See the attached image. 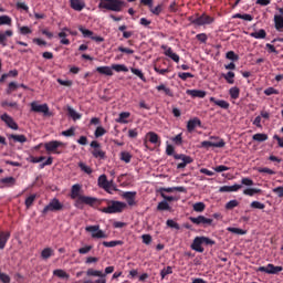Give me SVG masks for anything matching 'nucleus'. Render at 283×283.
I'll return each instance as SVG.
<instances>
[{"mask_svg":"<svg viewBox=\"0 0 283 283\" xmlns=\"http://www.w3.org/2000/svg\"><path fill=\"white\" fill-rule=\"evenodd\" d=\"M81 184H75L71 188V200H76L75 207H81V205H87L88 207H99L101 200L98 198L83 196L81 195Z\"/></svg>","mask_w":283,"mask_h":283,"instance_id":"f257e3e1","label":"nucleus"},{"mask_svg":"<svg viewBox=\"0 0 283 283\" xmlns=\"http://www.w3.org/2000/svg\"><path fill=\"white\" fill-rule=\"evenodd\" d=\"M99 10H108L111 12H123L125 1L123 0H99Z\"/></svg>","mask_w":283,"mask_h":283,"instance_id":"f03ea898","label":"nucleus"},{"mask_svg":"<svg viewBox=\"0 0 283 283\" xmlns=\"http://www.w3.org/2000/svg\"><path fill=\"white\" fill-rule=\"evenodd\" d=\"M202 244L213 247L216 241L209 239L208 237H196L190 247L192 251H197V253H205V248H202Z\"/></svg>","mask_w":283,"mask_h":283,"instance_id":"7ed1b4c3","label":"nucleus"},{"mask_svg":"<svg viewBox=\"0 0 283 283\" xmlns=\"http://www.w3.org/2000/svg\"><path fill=\"white\" fill-rule=\"evenodd\" d=\"M127 209V203L123 201H111L107 207L101 208L102 213H123Z\"/></svg>","mask_w":283,"mask_h":283,"instance_id":"20e7f679","label":"nucleus"},{"mask_svg":"<svg viewBox=\"0 0 283 283\" xmlns=\"http://www.w3.org/2000/svg\"><path fill=\"white\" fill-rule=\"evenodd\" d=\"M97 185L101 189H104L107 193H114L116 191V186H114V180H107V176L101 175L97 179Z\"/></svg>","mask_w":283,"mask_h":283,"instance_id":"39448f33","label":"nucleus"},{"mask_svg":"<svg viewBox=\"0 0 283 283\" xmlns=\"http://www.w3.org/2000/svg\"><path fill=\"white\" fill-rule=\"evenodd\" d=\"M61 147H65V143L59 140H51L44 144L45 151H48L49 154H63Z\"/></svg>","mask_w":283,"mask_h":283,"instance_id":"423d86ee","label":"nucleus"},{"mask_svg":"<svg viewBox=\"0 0 283 283\" xmlns=\"http://www.w3.org/2000/svg\"><path fill=\"white\" fill-rule=\"evenodd\" d=\"M189 21L192 23V25H211L216 21L213 17H210L206 13H202L201 15H198L197 18H190Z\"/></svg>","mask_w":283,"mask_h":283,"instance_id":"0eeeda50","label":"nucleus"},{"mask_svg":"<svg viewBox=\"0 0 283 283\" xmlns=\"http://www.w3.org/2000/svg\"><path fill=\"white\" fill-rule=\"evenodd\" d=\"M86 233H91V238L93 239H104L107 238V234L105 233V231L101 230V226L96 224V226H87L85 228Z\"/></svg>","mask_w":283,"mask_h":283,"instance_id":"6e6552de","label":"nucleus"},{"mask_svg":"<svg viewBox=\"0 0 283 283\" xmlns=\"http://www.w3.org/2000/svg\"><path fill=\"white\" fill-rule=\"evenodd\" d=\"M31 112L35 114H43V116H50V106L48 104H39V102L34 101L30 104Z\"/></svg>","mask_w":283,"mask_h":283,"instance_id":"1a4fd4ad","label":"nucleus"},{"mask_svg":"<svg viewBox=\"0 0 283 283\" xmlns=\"http://www.w3.org/2000/svg\"><path fill=\"white\" fill-rule=\"evenodd\" d=\"M258 271H260V273H268V275H277V273H282L283 268L269 263L266 266H260Z\"/></svg>","mask_w":283,"mask_h":283,"instance_id":"9d476101","label":"nucleus"},{"mask_svg":"<svg viewBox=\"0 0 283 283\" xmlns=\"http://www.w3.org/2000/svg\"><path fill=\"white\" fill-rule=\"evenodd\" d=\"M189 220L192 222V224H202V227H211V224H213V219L207 218L205 216L189 217Z\"/></svg>","mask_w":283,"mask_h":283,"instance_id":"9b49d317","label":"nucleus"},{"mask_svg":"<svg viewBox=\"0 0 283 283\" xmlns=\"http://www.w3.org/2000/svg\"><path fill=\"white\" fill-rule=\"evenodd\" d=\"M210 140H218V143H213V142H201V147L203 148H209V147H217V148H222L224 147V145H227V143H224V139L217 137V136H211Z\"/></svg>","mask_w":283,"mask_h":283,"instance_id":"f8f14e48","label":"nucleus"},{"mask_svg":"<svg viewBox=\"0 0 283 283\" xmlns=\"http://www.w3.org/2000/svg\"><path fill=\"white\" fill-rule=\"evenodd\" d=\"M63 209V203L57 198L52 199L49 205L44 207L42 213H48V211H61Z\"/></svg>","mask_w":283,"mask_h":283,"instance_id":"ddd939ff","label":"nucleus"},{"mask_svg":"<svg viewBox=\"0 0 283 283\" xmlns=\"http://www.w3.org/2000/svg\"><path fill=\"white\" fill-rule=\"evenodd\" d=\"M0 119L2 120V123L7 125V127H9V129H13L14 132L19 129V124H17V122H14V118L8 115V113L2 114L0 116Z\"/></svg>","mask_w":283,"mask_h":283,"instance_id":"4468645a","label":"nucleus"},{"mask_svg":"<svg viewBox=\"0 0 283 283\" xmlns=\"http://www.w3.org/2000/svg\"><path fill=\"white\" fill-rule=\"evenodd\" d=\"M91 147L93 148L92 154L94 158H99L101 160H104L105 158V151L101 149V144L96 140H93L91 143Z\"/></svg>","mask_w":283,"mask_h":283,"instance_id":"2eb2a0df","label":"nucleus"},{"mask_svg":"<svg viewBox=\"0 0 283 283\" xmlns=\"http://www.w3.org/2000/svg\"><path fill=\"white\" fill-rule=\"evenodd\" d=\"M161 50H164L165 56L171 59V61H174L175 63H180V55L174 52V49H171V46L161 45Z\"/></svg>","mask_w":283,"mask_h":283,"instance_id":"dca6fc26","label":"nucleus"},{"mask_svg":"<svg viewBox=\"0 0 283 283\" xmlns=\"http://www.w3.org/2000/svg\"><path fill=\"white\" fill-rule=\"evenodd\" d=\"M14 185H17V179L14 177H6L0 179V189L14 187Z\"/></svg>","mask_w":283,"mask_h":283,"instance_id":"f3484780","label":"nucleus"},{"mask_svg":"<svg viewBox=\"0 0 283 283\" xmlns=\"http://www.w3.org/2000/svg\"><path fill=\"white\" fill-rule=\"evenodd\" d=\"M242 189V185L240 184H234L233 186H222L219 188L220 193H231L235 191H240Z\"/></svg>","mask_w":283,"mask_h":283,"instance_id":"a211bd4d","label":"nucleus"},{"mask_svg":"<svg viewBox=\"0 0 283 283\" xmlns=\"http://www.w3.org/2000/svg\"><path fill=\"white\" fill-rule=\"evenodd\" d=\"M70 7L75 12H82V10H85V0H70Z\"/></svg>","mask_w":283,"mask_h":283,"instance_id":"6ab92c4d","label":"nucleus"},{"mask_svg":"<svg viewBox=\"0 0 283 283\" xmlns=\"http://www.w3.org/2000/svg\"><path fill=\"white\" fill-rule=\"evenodd\" d=\"M201 125H202V122L200 120V118L193 117L188 120L187 130L189 132V134H191L196 129V127H200Z\"/></svg>","mask_w":283,"mask_h":283,"instance_id":"aec40b11","label":"nucleus"},{"mask_svg":"<svg viewBox=\"0 0 283 283\" xmlns=\"http://www.w3.org/2000/svg\"><path fill=\"white\" fill-rule=\"evenodd\" d=\"M67 32H70V28L65 27L61 30V32L57 33V36L60 40V43L62 45H70V39H67Z\"/></svg>","mask_w":283,"mask_h":283,"instance_id":"412c9836","label":"nucleus"},{"mask_svg":"<svg viewBox=\"0 0 283 283\" xmlns=\"http://www.w3.org/2000/svg\"><path fill=\"white\" fill-rule=\"evenodd\" d=\"M186 94L191 96V98H205V96H207V92L202 90H187Z\"/></svg>","mask_w":283,"mask_h":283,"instance_id":"4be33fe9","label":"nucleus"},{"mask_svg":"<svg viewBox=\"0 0 283 283\" xmlns=\"http://www.w3.org/2000/svg\"><path fill=\"white\" fill-rule=\"evenodd\" d=\"M123 198H125L129 207H134L136 205V192H124Z\"/></svg>","mask_w":283,"mask_h":283,"instance_id":"5701e85b","label":"nucleus"},{"mask_svg":"<svg viewBox=\"0 0 283 283\" xmlns=\"http://www.w3.org/2000/svg\"><path fill=\"white\" fill-rule=\"evenodd\" d=\"M274 28L276 32H283V15L275 14L274 15Z\"/></svg>","mask_w":283,"mask_h":283,"instance_id":"b1692460","label":"nucleus"},{"mask_svg":"<svg viewBox=\"0 0 283 283\" xmlns=\"http://www.w3.org/2000/svg\"><path fill=\"white\" fill-rule=\"evenodd\" d=\"M12 34H14L12 30H7L4 31V33L0 32V45H2V48H6V45H8V36H12Z\"/></svg>","mask_w":283,"mask_h":283,"instance_id":"393cba45","label":"nucleus"},{"mask_svg":"<svg viewBox=\"0 0 283 283\" xmlns=\"http://www.w3.org/2000/svg\"><path fill=\"white\" fill-rule=\"evenodd\" d=\"M210 103H214L221 109H229L230 104L224 99H216V97H210Z\"/></svg>","mask_w":283,"mask_h":283,"instance_id":"a878e982","label":"nucleus"},{"mask_svg":"<svg viewBox=\"0 0 283 283\" xmlns=\"http://www.w3.org/2000/svg\"><path fill=\"white\" fill-rule=\"evenodd\" d=\"M129 116H132V113L129 112H122L119 113L118 118H116V123H119L120 125H127V123H129V120H127V118H129Z\"/></svg>","mask_w":283,"mask_h":283,"instance_id":"bb28decb","label":"nucleus"},{"mask_svg":"<svg viewBox=\"0 0 283 283\" xmlns=\"http://www.w3.org/2000/svg\"><path fill=\"white\" fill-rule=\"evenodd\" d=\"M98 74H104L105 76H114V71L112 66H98L96 67Z\"/></svg>","mask_w":283,"mask_h":283,"instance_id":"cd10ccee","label":"nucleus"},{"mask_svg":"<svg viewBox=\"0 0 283 283\" xmlns=\"http://www.w3.org/2000/svg\"><path fill=\"white\" fill-rule=\"evenodd\" d=\"M222 78H224V81H226V83H228V85H233V83H235V73L233 71L223 73Z\"/></svg>","mask_w":283,"mask_h":283,"instance_id":"c85d7f7f","label":"nucleus"},{"mask_svg":"<svg viewBox=\"0 0 283 283\" xmlns=\"http://www.w3.org/2000/svg\"><path fill=\"white\" fill-rule=\"evenodd\" d=\"M8 240H10V232L0 231V249H6V244H8Z\"/></svg>","mask_w":283,"mask_h":283,"instance_id":"c756f323","label":"nucleus"},{"mask_svg":"<svg viewBox=\"0 0 283 283\" xmlns=\"http://www.w3.org/2000/svg\"><path fill=\"white\" fill-rule=\"evenodd\" d=\"M229 96L231 101H238L240 98V87L232 86L229 88Z\"/></svg>","mask_w":283,"mask_h":283,"instance_id":"7c9ffc66","label":"nucleus"},{"mask_svg":"<svg viewBox=\"0 0 283 283\" xmlns=\"http://www.w3.org/2000/svg\"><path fill=\"white\" fill-rule=\"evenodd\" d=\"M146 138L151 143V145H158V143H160V137L154 132H148L146 134Z\"/></svg>","mask_w":283,"mask_h":283,"instance_id":"2f4dec72","label":"nucleus"},{"mask_svg":"<svg viewBox=\"0 0 283 283\" xmlns=\"http://www.w3.org/2000/svg\"><path fill=\"white\" fill-rule=\"evenodd\" d=\"M53 275L60 280H70V274H67V272H65L63 269L54 270Z\"/></svg>","mask_w":283,"mask_h":283,"instance_id":"473e14b6","label":"nucleus"},{"mask_svg":"<svg viewBox=\"0 0 283 283\" xmlns=\"http://www.w3.org/2000/svg\"><path fill=\"white\" fill-rule=\"evenodd\" d=\"M12 139L13 143H28V137L25 135H9V140Z\"/></svg>","mask_w":283,"mask_h":283,"instance_id":"72a5a7b5","label":"nucleus"},{"mask_svg":"<svg viewBox=\"0 0 283 283\" xmlns=\"http://www.w3.org/2000/svg\"><path fill=\"white\" fill-rule=\"evenodd\" d=\"M252 140H255L256 143H264L269 140V135L264 133H258L252 136Z\"/></svg>","mask_w":283,"mask_h":283,"instance_id":"f704fd0d","label":"nucleus"},{"mask_svg":"<svg viewBox=\"0 0 283 283\" xmlns=\"http://www.w3.org/2000/svg\"><path fill=\"white\" fill-rule=\"evenodd\" d=\"M78 30L82 33L84 39H92V36H94V32L90 29H85V27L83 25H80Z\"/></svg>","mask_w":283,"mask_h":283,"instance_id":"c9c22d12","label":"nucleus"},{"mask_svg":"<svg viewBox=\"0 0 283 283\" xmlns=\"http://www.w3.org/2000/svg\"><path fill=\"white\" fill-rule=\"evenodd\" d=\"M52 255H54V250H52V248H44L41 252L42 260H49Z\"/></svg>","mask_w":283,"mask_h":283,"instance_id":"e433bc0d","label":"nucleus"},{"mask_svg":"<svg viewBox=\"0 0 283 283\" xmlns=\"http://www.w3.org/2000/svg\"><path fill=\"white\" fill-rule=\"evenodd\" d=\"M157 92H164L166 96H174V92H171V88L167 87L165 84H159L156 86Z\"/></svg>","mask_w":283,"mask_h":283,"instance_id":"4c0bfd02","label":"nucleus"},{"mask_svg":"<svg viewBox=\"0 0 283 283\" xmlns=\"http://www.w3.org/2000/svg\"><path fill=\"white\" fill-rule=\"evenodd\" d=\"M160 191H165L166 193H174V191L185 192L186 189L182 186L179 187H170V188H161Z\"/></svg>","mask_w":283,"mask_h":283,"instance_id":"58836bf2","label":"nucleus"},{"mask_svg":"<svg viewBox=\"0 0 283 283\" xmlns=\"http://www.w3.org/2000/svg\"><path fill=\"white\" fill-rule=\"evenodd\" d=\"M250 36H252V39H266V31H264V29H260L256 32L250 33Z\"/></svg>","mask_w":283,"mask_h":283,"instance_id":"ea45409f","label":"nucleus"},{"mask_svg":"<svg viewBox=\"0 0 283 283\" xmlns=\"http://www.w3.org/2000/svg\"><path fill=\"white\" fill-rule=\"evenodd\" d=\"M67 112H69V116L73 119V120H81L82 115L74 111V108L72 107H67Z\"/></svg>","mask_w":283,"mask_h":283,"instance_id":"a19ab883","label":"nucleus"},{"mask_svg":"<svg viewBox=\"0 0 283 283\" xmlns=\"http://www.w3.org/2000/svg\"><path fill=\"white\" fill-rule=\"evenodd\" d=\"M255 193H262V189L258 188H247L243 190V196H250L253 197Z\"/></svg>","mask_w":283,"mask_h":283,"instance_id":"79ce46f5","label":"nucleus"},{"mask_svg":"<svg viewBox=\"0 0 283 283\" xmlns=\"http://www.w3.org/2000/svg\"><path fill=\"white\" fill-rule=\"evenodd\" d=\"M123 241H104L103 247H106L107 249H113L114 247H122Z\"/></svg>","mask_w":283,"mask_h":283,"instance_id":"37998d69","label":"nucleus"},{"mask_svg":"<svg viewBox=\"0 0 283 283\" xmlns=\"http://www.w3.org/2000/svg\"><path fill=\"white\" fill-rule=\"evenodd\" d=\"M130 72L133 74H135V76H138V78H140V81H143V83H147V78L145 77V74H143V71H140V69H130Z\"/></svg>","mask_w":283,"mask_h":283,"instance_id":"c03bdc74","label":"nucleus"},{"mask_svg":"<svg viewBox=\"0 0 283 283\" xmlns=\"http://www.w3.org/2000/svg\"><path fill=\"white\" fill-rule=\"evenodd\" d=\"M227 231L230 233H235L237 235H247V230H242L240 228L229 227L227 228Z\"/></svg>","mask_w":283,"mask_h":283,"instance_id":"a18cd8bd","label":"nucleus"},{"mask_svg":"<svg viewBox=\"0 0 283 283\" xmlns=\"http://www.w3.org/2000/svg\"><path fill=\"white\" fill-rule=\"evenodd\" d=\"M0 25H12V18L10 15H0Z\"/></svg>","mask_w":283,"mask_h":283,"instance_id":"49530a36","label":"nucleus"},{"mask_svg":"<svg viewBox=\"0 0 283 283\" xmlns=\"http://www.w3.org/2000/svg\"><path fill=\"white\" fill-rule=\"evenodd\" d=\"M112 70L115 72H129V69L125 64H112Z\"/></svg>","mask_w":283,"mask_h":283,"instance_id":"de8ad7c7","label":"nucleus"},{"mask_svg":"<svg viewBox=\"0 0 283 283\" xmlns=\"http://www.w3.org/2000/svg\"><path fill=\"white\" fill-rule=\"evenodd\" d=\"M239 206H240V202L238 200L233 199L226 203V209L228 211H231V209H235V207H239Z\"/></svg>","mask_w":283,"mask_h":283,"instance_id":"09e8293b","label":"nucleus"},{"mask_svg":"<svg viewBox=\"0 0 283 283\" xmlns=\"http://www.w3.org/2000/svg\"><path fill=\"white\" fill-rule=\"evenodd\" d=\"M107 134V130L103 126H98L95 129L94 136L95 138H101L102 136H105Z\"/></svg>","mask_w":283,"mask_h":283,"instance_id":"8fccbe9b","label":"nucleus"},{"mask_svg":"<svg viewBox=\"0 0 283 283\" xmlns=\"http://www.w3.org/2000/svg\"><path fill=\"white\" fill-rule=\"evenodd\" d=\"M256 171L259 174H268V176H275V170L266 168V167H264V168L259 167V168H256Z\"/></svg>","mask_w":283,"mask_h":283,"instance_id":"3c124183","label":"nucleus"},{"mask_svg":"<svg viewBox=\"0 0 283 283\" xmlns=\"http://www.w3.org/2000/svg\"><path fill=\"white\" fill-rule=\"evenodd\" d=\"M171 273H174V269L171 266L164 268L160 271L161 280H165V277H167V275H171Z\"/></svg>","mask_w":283,"mask_h":283,"instance_id":"603ef678","label":"nucleus"},{"mask_svg":"<svg viewBox=\"0 0 283 283\" xmlns=\"http://www.w3.org/2000/svg\"><path fill=\"white\" fill-rule=\"evenodd\" d=\"M78 167H80L81 171H83L84 174H87V175L92 174V171H93L92 167L87 166L83 161L78 163Z\"/></svg>","mask_w":283,"mask_h":283,"instance_id":"864d4df0","label":"nucleus"},{"mask_svg":"<svg viewBox=\"0 0 283 283\" xmlns=\"http://www.w3.org/2000/svg\"><path fill=\"white\" fill-rule=\"evenodd\" d=\"M120 160H123V163H132V154H129L128 151H122L120 153Z\"/></svg>","mask_w":283,"mask_h":283,"instance_id":"5fc2aeb1","label":"nucleus"},{"mask_svg":"<svg viewBox=\"0 0 283 283\" xmlns=\"http://www.w3.org/2000/svg\"><path fill=\"white\" fill-rule=\"evenodd\" d=\"M167 227H169L170 229H176L177 231H180V224H178V222L174 221L172 219H168L166 221Z\"/></svg>","mask_w":283,"mask_h":283,"instance_id":"6e6d98bb","label":"nucleus"},{"mask_svg":"<svg viewBox=\"0 0 283 283\" xmlns=\"http://www.w3.org/2000/svg\"><path fill=\"white\" fill-rule=\"evenodd\" d=\"M226 59H228V61H239L240 56L238 54H235V52L229 51L226 54Z\"/></svg>","mask_w":283,"mask_h":283,"instance_id":"4d7b16f0","label":"nucleus"},{"mask_svg":"<svg viewBox=\"0 0 283 283\" xmlns=\"http://www.w3.org/2000/svg\"><path fill=\"white\" fill-rule=\"evenodd\" d=\"M92 249H94V247L84 245V247L80 248L77 251H78L80 255H87V253H90V251H92Z\"/></svg>","mask_w":283,"mask_h":283,"instance_id":"13d9d810","label":"nucleus"},{"mask_svg":"<svg viewBox=\"0 0 283 283\" xmlns=\"http://www.w3.org/2000/svg\"><path fill=\"white\" fill-rule=\"evenodd\" d=\"M158 211H169L171 207H169V203L167 201H161L157 206Z\"/></svg>","mask_w":283,"mask_h":283,"instance_id":"bf43d9fd","label":"nucleus"},{"mask_svg":"<svg viewBox=\"0 0 283 283\" xmlns=\"http://www.w3.org/2000/svg\"><path fill=\"white\" fill-rule=\"evenodd\" d=\"M34 200H36V195H31L25 199L27 209H30V207L34 205Z\"/></svg>","mask_w":283,"mask_h":283,"instance_id":"052dcab7","label":"nucleus"},{"mask_svg":"<svg viewBox=\"0 0 283 283\" xmlns=\"http://www.w3.org/2000/svg\"><path fill=\"white\" fill-rule=\"evenodd\" d=\"M19 32H20V34H22V36H27V34H32V28H30V27H20Z\"/></svg>","mask_w":283,"mask_h":283,"instance_id":"680f3d73","label":"nucleus"},{"mask_svg":"<svg viewBox=\"0 0 283 283\" xmlns=\"http://www.w3.org/2000/svg\"><path fill=\"white\" fill-rule=\"evenodd\" d=\"M205 202H197L193 205V211H197V213H202L205 211Z\"/></svg>","mask_w":283,"mask_h":283,"instance_id":"e2e57ef3","label":"nucleus"},{"mask_svg":"<svg viewBox=\"0 0 283 283\" xmlns=\"http://www.w3.org/2000/svg\"><path fill=\"white\" fill-rule=\"evenodd\" d=\"M75 132H76V128L71 127L70 129L63 130L61 133V136H65L66 138H70L71 136H74Z\"/></svg>","mask_w":283,"mask_h":283,"instance_id":"0e129e2a","label":"nucleus"},{"mask_svg":"<svg viewBox=\"0 0 283 283\" xmlns=\"http://www.w3.org/2000/svg\"><path fill=\"white\" fill-rule=\"evenodd\" d=\"M171 140L175 145L180 146L182 145V133L178 134L177 136L172 137Z\"/></svg>","mask_w":283,"mask_h":283,"instance_id":"69168bd1","label":"nucleus"},{"mask_svg":"<svg viewBox=\"0 0 283 283\" xmlns=\"http://www.w3.org/2000/svg\"><path fill=\"white\" fill-rule=\"evenodd\" d=\"M265 96H273V94H280V91L273 88V87H268L264 90Z\"/></svg>","mask_w":283,"mask_h":283,"instance_id":"338daca9","label":"nucleus"},{"mask_svg":"<svg viewBox=\"0 0 283 283\" xmlns=\"http://www.w3.org/2000/svg\"><path fill=\"white\" fill-rule=\"evenodd\" d=\"M272 191L277 196V198H283V186L273 188Z\"/></svg>","mask_w":283,"mask_h":283,"instance_id":"774afa93","label":"nucleus"}]
</instances>
